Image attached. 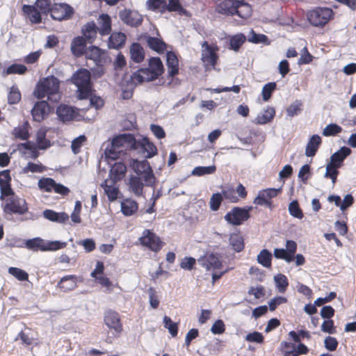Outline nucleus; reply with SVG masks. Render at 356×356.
<instances>
[{
  "mask_svg": "<svg viewBox=\"0 0 356 356\" xmlns=\"http://www.w3.org/2000/svg\"><path fill=\"white\" fill-rule=\"evenodd\" d=\"M339 168L333 165L331 163H328L326 166V172L325 173V178H330L332 179V183L334 184L337 179V176L339 175L338 171Z\"/></svg>",
  "mask_w": 356,
  "mask_h": 356,
  "instance_id": "nucleus-59",
  "label": "nucleus"
},
{
  "mask_svg": "<svg viewBox=\"0 0 356 356\" xmlns=\"http://www.w3.org/2000/svg\"><path fill=\"white\" fill-rule=\"evenodd\" d=\"M81 33L83 38L92 43L97 37L98 33L97 26L94 21L87 22L83 26L81 29Z\"/></svg>",
  "mask_w": 356,
  "mask_h": 356,
  "instance_id": "nucleus-28",
  "label": "nucleus"
},
{
  "mask_svg": "<svg viewBox=\"0 0 356 356\" xmlns=\"http://www.w3.org/2000/svg\"><path fill=\"white\" fill-rule=\"evenodd\" d=\"M74 9L66 3H54L50 9L51 18L57 21H64L72 18Z\"/></svg>",
  "mask_w": 356,
  "mask_h": 356,
  "instance_id": "nucleus-9",
  "label": "nucleus"
},
{
  "mask_svg": "<svg viewBox=\"0 0 356 356\" xmlns=\"http://www.w3.org/2000/svg\"><path fill=\"white\" fill-rule=\"evenodd\" d=\"M274 280L279 292L284 293L289 285L287 277L283 274H278L274 277Z\"/></svg>",
  "mask_w": 356,
  "mask_h": 356,
  "instance_id": "nucleus-51",
  "label": "nucleus"
},
{
  "mask_svg": "<svg viewBox=\"0 0 356 356\" xmlns=\"http://www.w3.org/2000/svg\"><path fill=\"white\" fill-rule=\"evenodd\" d=\"M36 143L38 149H45L50 147V141L46 139V131L40 130L37 133Z\"/></svg>",
  "mask_w": 356,
  "mask_h": 356,
  "instance_id": "nucleus-50",
  "label": "nucleus"
},
{
  "mask_svg": "<svg viewBox=\"0 0 356 356\" xmlns=\"http://www.w3.org/2000/svg\"><path fill=\"white\" fill-rule=\"evenodd\" d=\"M77 89H92L91 73L85 68L77 70L69 80Z\"/></svg>",
  "mask_w": 356,
  "mask_h": 356,
  "instance_id": "nucleus-11",
  "label": "nucleus"
},
{
  "mask_svg": "<svg viewBox=\"0 0 356 356\" xmlns=\"http://www.w3.org/2000/svg\"><path fill=\"white\" fill-rule=\"evenodd\" d=\"M165 10L177 12L181 15L189 16V12L182 7L179 0H168V3L165 1Z\"/></svg>",
  "mask_w": 356,
  "mask_h": 356,
  "instance_id": "nucleus-39",
  "label": "nucleus"
},
{
  "mask_svg": "<svg viewBox=\"0 0 356 356\" xmlns=\"http://www.w3.org/2000/svg\"><path fill=\"white\" fill-rule=\"evenodd\" d=\"M120 20L126 25L136 28L140 26L143 21V15L138 11L124 8L119 11Z\"/></svg>",
  "mask_w": 356,
  "mask_h": 356,
  "instance_id": "nucleus-12",
  "label": "nucleus"
},
{
  "mask_svg": "<svg viewBox=\"0 0 356 356\" xmlns=\"http://www.w3.org/2000/svg\"><path fill=\"white\" fill-rule=\"evenodd\" d=\"M333 16L332 9L327 7H316L307 13L309 22L315 27H323Z\"/></svg>",
  "mask_w": 356,
  "mask_h": 356,
  "instance_id": "nucleus-4",
  "label": "nucleus"
},
{
  "mask_svg": "<svg viewBox=\"0 0 356 356\" xmlns=\"http://www.w3.org/2000/svg\"><path fill=\"white\" fill-rule=\"evenodd\" d=\"M60 81L54 75L40 79L35 89H59Z\"/></svg>",
  "mask_w": 356,
  "mask_h": 356,
  "instance_id": "nucleus-27",
  "label": "nucleus"
},
{
  "mask_svg": "<svg viewBox=\"0 0 356 356\" xmlns=\"http://www.w3.org/2000/svg\"><path fill=\"white\" fill-rule=\"evenodd\" d=\"M102 50L96 46H90L86 49L83 55L87 59L92 60L96 65L102 62Z\"/></svg>",
  "mask_w": 356,
  "mask_h": 356,
  "instance_id": "nucleus-36",
  "label": "nucleus"
},
{
  "mask_svg": "<svg viewBox=\"0 0 356 356\" xmlns=\"http://www.w3.org/2000/svg\"><path fill=\"white\" fill-rule=\"evenodd\" d=\"M342 131V128L337 124H330L327 125L323 131V135L324 136H334Z\"/></svg>",
  "mask_w": 356,
  "mask_h": 356,
  "instance_id": "nucleus-54",
  "label": "nucleus"
},
{
  "mask_svg": "<svg viewBox=\"0 0 356 356\" xmlns=\"http://www.w3.org/2000/svg\"><path fill=\"white\" fill-rule=\"evenodd\" d=\"M179 61L176 54L173 51L166 53V65L168 76L173 78L179 72Z\"/></svg>",
  "mask_w": 356,
  "mask_h": 356,
  "instance_id": "nucleus-24",
  "label": "nucleus"
},
{
  "mask_svg": "<svg viewBox=\"0 0 356 356\" xmlns=\"http://www.w3.org/2000/svg\"><path fill=\"white\" fill-rule=\"evenodd\" d=\"M67 243L58 241H47L40 237L28 239L24 241V247L33 252L56 251L65 248Z\"/></svg>",
  "mask_w": 356,
  "mask_h": 356,
  "instance_id": "nucleus-3",
  "label": "nucleus"
},
{
  "mask_svg": "<svg viewBox=\"0 0 356 356\" xmlns=\"http://www.w3.org/2000/svg\"><path fill=\"white\" fill-rule=\"evenodd\" d=\"M8 273L19 281H26L29 278L28 273L22 269L16 267H10Z\"/></svg>",
  "mask_w": 356,
  "mask_h": 356,
  "instance_id": "nucleus-57",
  "label": "nucleus"
},
{
  "mask_svg": "<svg viewBox=\"0 0 356 356\" xmlns=\"http://www.w3.org/2000/svg\"><path fill=\"white\" fill-rule=\"evenodd\" d=\"M133 168L137 174L136 176L142 177L146 186H152L153 184L154 175L147 161H135L133 163Z\"/></svg>",
  "mask_w": 356,
  "mask_h": 356,
  "instance_id": "nucleus-10",
  "label": "nucleus"
},
{
  "mask_svg": "<svg viewBox=\"0 0 356 356\" xmlns=\"http://www.w3.org/2000/svg\"><path fill=\"white\" fill-rule=\"evenodd\" d=\"M2 207L3 212L9 215H24L29 211L26 200L17 195L8 197Z\"/></svg>",
  "mask_w": 356,
  "mask_h": 356,
  "instance_id": "nucleus-5",
  "label": "nucleus"
},
{
  "mask_svg": "<svg viewBox=\"0 0 356 356\" xmlns=\"http://www.w3.org/2000/svg\"><path fill=\"white\" fill-rule=\"evenodd\" d=\"M248 40L254 44L262 43L264 44H269L270 43L268 38L266 35L257 33L253 30H251L250 32Z\"/></svg>",
  "mask_w": 356,
  "mask_h": 356,
  "instance_id": "nucleus-45",
  "label": "nucleus"
},
{
  "mask_svg": "<svg viewBox=\"0 0 356 356\" xmlns=\"http://www.w3.org/2000/svg\"><path fill=\"white\" fill-rule=\"evenodd\" d=\"M43 216L51 221L58 223H64L69 219V216L65 212L57 213L51 209H46L43 211Z\"/></svg>",
  "mask_w": 356,
  "mask_h": 356,
  "instance_id": "nucleus-33",
  "label": "nucleus"
},
{
  "mask_svg": "<svg viewBox=\"0 0 356 356\" xmlns=\"http://www.w3.org/2000/svg\"><path fill=\"white\" fill-rule=\"evenodd\" d=\"M56 181L50 177H42L38 181L39 188L44 192H53Z\"/></svg>",
  "mask_w": 356,
  "mask_h": 356,
  "instance_id": "nucleus-44",
  "label": "nucleus"
},
{
  "mask_svg": "<svg viewBox=\"0 0 356 356\" xmlns=\"http://www.w3.org/2000/svg\"><path fill=\"white\" fill-rule=\"evenodd\" d=\"M216 168L215 165L211 166H198L193 169L192 174L196 176H202L204 175L213 174L216 172Z\"/></svg>",
  "mask_w": 356,
  "mask_h": 356,
  "instance_id": "nucleus-56",
  "label": "nucleus"
},
{
  "mask_svg": "<svg viewBox=\"0 0 356 356\" xmlns=\"http://www.w3.org/2000/svg\"><path fill=\"white\" fill-rule=\"evenodd\" d=\"M22 10L33 24H39L42 21L41 14L33 5H24Z\"/></svg>",
  "mask_w": 356,
  "mask_h": 356,
  "instance_id": "nucleus-34",
  "label": "nucleus"
},
{
  "mask_svg": "<svg viewBox=\"0 0 356 356\" xmlns=\"http://www.w3.org/2000/svg\"><path fill=\"white\" fill-rule=\"evenodd\" d=\"M281 188H268L261 190L259 192L257 196L254 198L253 203L256 205H265L268 208L272 207L271 199L276 197L281 193Z\"/></svg>",
  "mask_w": 356,
  "mask_h": 356,
  "instance_id": "nucleus-14",
  "label": "nucleus"
},
{
  "mask_svg": "<svg viewBox=\"0 0 356 356\" xmlns=\"http://www.w3.org/2000/svg\"><path fill=\"white\" fill-rule=\"evenodd\" d=\"M138 145L141 147L143 151L147 153L146 158L149 159L157 154V147L147 137L143 138Z\"/></svg>",
  "mask_w": 356,
  "mask_h": 356,
  "instance_id": "nucleus-35",
  "label": "nucleus"
},
{
  "mask_svg": "<svg viewBox=\"0 0 356 356\" xmlns=\"http://www.w3.org/2000/svg\"><path fill=\"white\" fill-rule=\"evenodd\" d=\"M49 113V107L48 103L44 100L37 102L31 110L33 120L38 122L47 118Z\"/></svg>",
  "mask_w": 356,
  "mask_h": 356,
  "instance_id": "nucleus-16",
  "label": "nucleus"
},
{
  "mask_svg": "<svg viewBox=\"0 0 356 356\" xmlns=\"http://www.w3.org/2000/svg\"><path fill=\"white\" fill-rule=\"evenodd\" d=\"M222 201V195L220 193H213L210 199V209L213 211H216L219 209Z\"/></svg>",
  "mask_w": 356,
  "mask_h": 356,
  "instance_id": "nucleus-60",
  "label": "nucleus"
},
{
  "mask_svg": "<svg viewBox=\"0 0 356 356\" xmlns=\"http://www.w3.org/2000/svg\"><path fill=\"white\" fill-rule=\"evenodd\" d=\"M77 277L76 275H70L64 276L58 283V287L63 291H70L76 286Z\"/></svg>",
  "mask_w": 356,
  "mask_h": 356,
  "instance_id": "nucleus-32",
  "label": "nucleus"
},
{
  "mask_svg": "<svg viewBox=\"0 0 356 356\" xmlns=\"http://www.w3.org/2000/svg\"><path fill=\"white\" fill-rule=\"evenodd\" d=\"M104 321L106 326L117 334L119 335L123 331V325L118 312L112 309L106 311L104 314Z\"/></svg>",
  "mask_w": 356,
  "mask_h": 356,
  "instance_id": "nucleus-13",
  "label": "nucleus"
},
{
  "mask_svg": "<svg viewBox=\"0 0 356 356\" xmlns=\"http://www.w3.org/2000/svg\"><path fill=\"white\" fill-rule=\"evenodd\" d=\"M72 54L76 57L83 56L86 50V40L82 36L75 37L71 43Z\"/></svg>",
  "mask_w": 356,
  "mask_h": 356,
  "instance_id": "nucleus-26",
  "label": "nucleus"
},
{
  "mask_svg": "<svg viewBox=\"0 0 356 356\" xmlns=\"http://www.w3.org/2000/svg\"><path fill=\"white\" fill-rule=\"evenodd\" d=\"M289 211L292 216L298 219H302L304 216L302 211L296 200H294L289 204Z\"/></svg>",
  "mask_w": 356,
  "mask_h": 356,
  "instance_id": "nucleus-55",
  "label": "nucleus"
},
{
  "mask_svg": "<svg viewBox=\"0 0 356 356\" xmlns=\"http://www.w3.org/2000/svg\"><path fill=\"white\" fill-rule=\"evenodd\" d=\"M252 207L248 209L234 207L232 210L226 213L224 218L232 225H241L243 222L248 220L250 217V211Z\"/></svg>",
  "mask_w": 356,
  "mask_h": 356,
  "instance_id": "nucleus-8",
  "label": "nucleus"
},
{
  "mask_svg": "<svg viewBox=\"0 0 356 356\" xmlns=\"http://www.w3.org/2000/svg\"><path fill=\"white\" fill-rule=\"evenodd\" d=\"M144 38L149 48L158 54H163L167 49V44L161 38L149 35H145Z\"/></svg>",
  "mask_w": 356,
  "mask_h": 356,
  "instance_id": "nucleus-20",
  "label": "nucleus"
},
{
  "mask_svg": "<svg viewBox=\"0 0 356 356\" xmlns=\"http://www.w3.org/2000/svg\"><path fill=\"white\" fill-rule=\"evenodd\" d=\"M146 4L148 10L162 13L165 11V0H147Z\"/></svg>",
  "mask_w": 356,
  "mask_h": 356,
  "instance_id": "nucleus-46",
  "label": "nucleus"
},
{
  "mask_svg": "<svg viewBox=\"0 0 356 356\" xmlns=\"http://www.w3.org/2000/svg\"><path fill=\"white\" fill-rule=\"evenodd\" d=\"M13 135L18 139L26 140L29 139L30 134L29 131V123L25 122L22 126L14 128Z\"/></svg>",
  "mask_w": 356,
  "mask_h": 356,
  "instance_id": "nucleus-41",
  "label": "nucleus"
},
{
  "mask_svg": "<svg viewBox=\"0 0 356 356\" xmlns=\"http://www.w3.org/2000/svg\"><path fill=\"white\" fill-rule=\"evenodd\" d=\"M302 103L300 101L296 100L287 108V115L290 117L298 115L302 111Z\"/></svg>",
  "mask_w": 356,
  "mask_h": 356,
  "instance_id": "nucleus-61",
  "label": "nucleus"
},
{
  "mask_svg": "<svg viewBox=\"0 0 356 356\" xmlns=\"http://www.w3.org/2000/svg\"><path fill=\"white\" fill-rule=\"evenodd\" d=\"M246 37L243 33L233 35L229 39V49L238 51L241 45L245 42Z\"/></svg>",
  "mask_w": 356,
  "mask_h": 356,
  "instance_id": "nucleus-43",
  "label": "nucleus"
},
{
  "mask_svg": "<svg viewBox=\"0 0 356 356\" xmlns=\"http://www.w3.org/2000/svg\"><path fill=\"white\" fill-rule=\"evenodd\" d=\"M81 112H83V110H79L65 104H61L56 108V115L63 123L73 120H81L83 118Z\"/></svg>",
  "mask_w": 356,
  "mask_h": 356,
  "instance_id": "nucleus-7",
  "label": "nucleus"
},
{
  "mask_svg": "<svg viewBox=\"0 0 356 356\" xmlns=\"http://www.w3.org/2000/svg\"><path fill=\"white\" fill-rule=\"evenodd\" d=\"M127 172V166L124 163H115L109 172V179L113 182H118L121 181Z\"/></svg>",
  "mask_w": 356,
  "mask_h": 356,
  "instance_id": "nucleus-19",
  "label": "nucleus"
},
{
  "mask_svg": "<svg viewBox=\"0 0 356 356\" xmlns=\"http://www.w3.org/2000/svg\"><path fill=\"white\" fill-rule=\"evenodd\" d=\"M322 143V139L320 136L313 135L309 140L306 148L305 155L308 157L314 156Z\"/></svg>",
  "mask_w": 356,
  "mask_h": 356,
  "instance_id": "nucleus-29",
  "label": "nucleus"
},
{
  "mask_svg": "<svg viewBox=\"0 0 356 356\" xmlns=\"http://www.w3.org/2000/svg\"><path fill=\"white\" fill-rule=\"evenodd\" d=\"M164 68L159 57H152L148 67L135 72L131 76L132 81L138 83L154 81L163 72Z\"/></svg>",
  "mask_w": 356,
  "mask_h": 356,
  "instance_id": "nucleus-1",
  "label": "nucleus"
},
{
  "mask_svg": "<svg viewBox=\"0 0 356 356\" xmlns=\"http://www.w3.org/2000/svg\"><path fill=\"white\" fill-rule=\"evenodd\" d=\"M130 54L131 60L139 63L144 60L145 52L142 46L138 42H134L130 47Z\"/></svg>",
  "mask_w": 356,
  "mask_h": 356,
  "instance_id": "nucleus-37",
  "label": "nucleus"
},
{
  "mask_svg": "<svg viewBox=\"0 0 356 356\" xmlns=\"http://www.w3.org/2000/svg\"><path fill=\"white\" fill-rule=\"evenodd\" d=\"M204 46L206 49L202 51V60L207 67L209 66L214 67L218 60V56L215 51L209 46L207 42H204L203 44V47Z\"/></svg>",
  "mask_w": 356,
  "mask_h": 356,
  "instance_id": "nucleus-25",
  "label": "nucleus"
},
{
  "mask_svg": "<svg viewBox=\"0 0 356 356\" xmlns=\"http://www.w3.org/2000/svg\"><path fill=\"white\" fill-rule=\"evenodd\" d=\"M27 71V67L24 65L22 64H12L8 66L6 70V74H24Z\"/></svg>",
  "mask_w": 356,
  "mask_h": 356,
  "instance_id": "nucleus-58",
  "label": "nucleus"
},
{
  "mask_svg": "<svg viewBox=\"0 0 356 356\" xmlns=\"http://www.w3.org/2000/svg\"><path fill=\"white\" fill-rule=\"evenodd\" d=\"M34 97L42 99L45 97L51 103H58L62 97V90H33Z\"/></svg>",
  "mask_w": 356,
  "mask_h": 356,
  "instance_id": "nucleus-23",
  "label": "nucleus"
},
{
  "mask_svg": "<svg viewBox=\"0 0 356 356\" xmlns=\"http://www.w3.org/2000/svg\"><path fill=\"white\" fill-rule=\"evenodd\" d=\"M257 261L265 268H270L272 266V254L266 249H263L257 255Z\"/></svg>",
  "mask_w": 356,
  "mask_h": 356,
  "instance_id": "nucleus-42",
  "label": "nucleus"
},
{
  "mask_svg": "<svg viewBox=\"0 0 356 356\" xmlns=\"http://www.w3.org/2000/svg\"><path fill=\"white\" fill-rule=\"evenodd\" d=\"M117 182H113L112 180L106 179L102 184V187L104 188L110 201H114L118 197L120 193L118 187L115 186Z\"/></svg>",
  "mask_w": 356,
  "mask_h": 356,
  "instance_id": "nucleus-30",
  "label": "nucleus"
},
{
  "mask_svg": "<svg viewBox=\"0 0 356 356\" xmlns=\"http://www.w3.org/2000/svg\"><path fill=\"white\" fill-rule=\"evenodd\" d=\"M140 243L148 250L158 252L163 248L164 243L161 238L152 230L146 229L139 238Z\"/></svg>",
  "mask_w": 356,
  "mask_h": 356,
  "instance_id": "nucleus-6",
  "label": "nucleus"
},
{
  "mask_svg": "<svg viewBox=\"0 0 356 356\" xmlns=\"http://www.w3.org/2000/svg\"><path fill=\"white\" fill-rule=\"evenodd\" d=\"M163 324H164V327L168 330L170 334L173 337H175L177 335V334H178L177 323H174L169 316H165L163 317Z\"/></svg>",
  "mask_w": 356,
  "mask_h": 356,
  "instance_id": "nucleus-52",
  "label": "nucleus"
},
{
  "mask_svg": "<svg viewBox=\"0 0 356 356\" xmlns=\"http://www.w3.org/2000/svg\"><path fill=\"white\" fill-rule=\"evenodd\" d=\"M222 195H223L225 199L233 203L238 202L239 200L238 197L236 195L235 189L233 188H227V189L223 190Z\"/></svg>",
  "mask_w": 356,
  "mask_h": 356,
  "instance_id": "nucleus-63",
  "label": "nucleus"
},
{
  "mask_svg": "<svg viewBox=\"0 0 356 356\" xmlns=\"http://www.w3.org/2000/svg\"><path fill=\"white\" fill-rule=\"evenodd\" d=\"M275 109L272 106H268L263 112L257 115L254 119L257 124H266L270 122L275 118Z\"/></svg>",
  "mask_w": 356,
  "mask_h": 356,
  "instance_id": "nucleus-31",
  "label": "nucleus"
},
{
  "mask_svg": "<svg viewBox=\"0 0 356 356\" xmlns=\"http://www.w3.org/2000/svg\"><path fill=\"white\" fill-rule=\"evenodd\" d=\"M108 46L109 49H120L122 48L127 40V35L122 32H113L109 34Z\"/></svg>",
  "mask_w": 356,
  "mask_h": 356,
  "instance_id": "nucleus-21",
  "label": "nucleus"
},
{
  "mask_svg": "<svg viewBox=\"0 0 356 356\" xmlns=\"http://www.w3.org/2000/svg\"><path fill=\"white\" fill-rule=\"evenodd\" d=\"M325 347L329 351H334L337 350L339 343L335 337L327 336L324 340Z\"/></svg>",
  "mask_w": 356,
  "mask_h": 356,
  "instance_id": "nucleus-64",
  "label": "nucleus"
},
{
  "mask_svg": "<svg viewBox=\"0 0 356 356\" xmlns=\"http://www.w3.org/2000/svg\"><path fill=\"white\" fill-rule=\"evenodd\" d=\"M350 154L351 149L349 147H342L331 156L330 163L340 168L343 165L345 159Z\"/></svg>",
  "mask_w": 356,
  "mask_h": 356,
  "instance_id": "nucleus-22",
  "label": "nucleus"
},
{
  "mask_svg": "<svg viewBox=\"0 0 356 356\" xmlns=\"http://www.w3.org/2000/svg\"><path fill=\"white\" fill-rule=\"evenodd\" d=\"M229 244L237 252L242 251L245 247L243 237L240 233H233L230 235Z\"/></svg>",
  "mask_w": 356,
  "mask_h": 356,
  "instance_id": "nucleus-40",
  "label": "nucleus"
},
{
  "mask_svg": "<svg viewBox=\"0 0 356 356\" xmlns=\"http://www.w3.org/2000/svg\"><path fill=\"white\" fill-rule=\"evenodd\" d=\"M138 209V203L131 199H125L121 203V211L126 216L134 214Z\"/></svg>",
  "mask_w": 356,
  "mask_h": 356,
  "instance_id": "nucleus-38",
  "label": "nucleus"
},
{
  "mask_svg": "<svg viewBox=\"0 0 356 356\" xmlns=\"http://www.w3.org/2000/svg\"><path fill=\"white\" fill-rule=\"evenodd\" d=\"M97 31L100 35L105 36L112 31V19L110 15L102 13L97 19Z\"/></svg>",
  "mask_w": 356,
  "mask_h": 356,
  "instance_id": "nucleus-17",
  "label": "nucleus"
},
{
  "mask_svg": "<svg viewBox=\"0 0 356 356\" xmlns=\"http://www.w3.org/2000/svg\"><path fill=\"white\" fill-rule=\"evenodd\" d=\"M216 11L222 15H236L246 19L251 15L252 8L244 0H222L217 5Z\"/></svg>",
  "mask_w": 356,
  "mask_h": 356,
  "instance_id": "nucleus-2",
  "label": "nucleus"
},
{
  "mask_svg": "<svg viewBox=\"0 0 356 356\" xmlns=\"http://www.w3.org/2000/svg\"><path fill=\"white\" fill-rule=\"evenodd\" d=\"M122 149H120L118 147H114V146L109 144L105 149L104 154L106 158L111 160L118 159L120 157V154Z\"/></svg>",
  "mask_w": 356,
  "mask_h": 356,
  "instance_id": "nucleus-53",
  "label": "nucleus"
},
{
  "mask_svg": "<svg viewBox=\"0 0 356 356\" xmlns=\"http://www.w3.org/2000/svg\"><path fill=\"white\" fill-rule=\"evenodd\" d=\"M143 178L136 175L130 176L128 181L129 191L136 197L143 196V188L145 182H143Z\"/></svg>",
  "mask_w": 356,
  "mask_h": 356,
  "instance_id": "nucleus-18",
  "label": "nucleus"
},
{
  "mask_svg": "<svg viewBox=\"0 0 356 356\" xmlns=\"http://www.w3.org/2000/svg\"><path fill=\"white\" fill-rule=\"evenodd\" d=\"M280 350L283 356H297L296 352V344L288 341H282Z\"/></svg>",
  "mask_w": 356,
  "mask_h": 356,
  "instance_id": "nucleus-48",
  "label": "nucleus"
},
{
  "mask_svg": "<svg viewBox=\"0 0 356 356\" xmlns=\"http://www.w3.org/2000/svg\"><path fill=\"white\" fill-rule=\"evenodd\" d=\"M47 170V168L43 165L40 162L37 163L33 162H29L27 165L23 168L22 171L24 173L29 172H39L42 173Z\"/></svg>",
  "mask_w": 356,
  "mask_h": 356,
  "instance_id": "nucleus-47",
  "label": "nucleus"
},
{
  "mask_svg": "<svg viewBox=\"0 0 356 356\" xmlns=\"http://www.w3.org/2000/svg\"><path fill=\"white\" fill-rule=\"evenodd\" d=\"M196 264V260L191 257H184L180 262V267L184 270H191Z\"/></svg>",
  "mask_w": 356,
  "mask_h": 356,
  "instance_id": "nucleus-62",
  "label": "nucleus"
},
{
  "mask_svg": "<svg viewBox=\"0 0 356 356\" xmlns=\"http://www.w3.org/2000/svg\"><path fill=\"white\" fill-rule=\"evenodd\" d=\"M133 138L131 135L122 134L115 137L110 144L114 146V147H115L121 149L125 143L129 142Z\"/></svg>",
  "mask_w": 356,
  "mask_h": 356,
  "instance_id": "nucleus-49",
  "label": "nucleus"
},
{
  "mask_svg": "<svg viewBox=\"0 0 356 356\" xmlns=\"http://www.w3.org/2000/svg\"><path fill=\"white\" fill-rule=\"evenodd\" d=\"M199 261L207 270H215L222 268V263L220 257L214 253L205 254L199 259Z\"/></svg>",
  "mask_w": 356,
  "mask_h": 356,
  "instance_id": "nucleus-15",
  "label": "nucleus"
}]
</instances>
